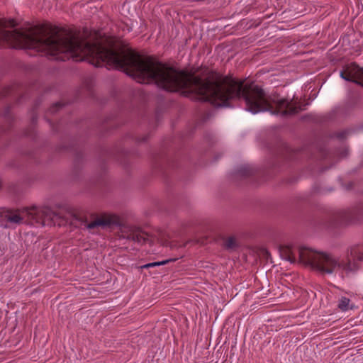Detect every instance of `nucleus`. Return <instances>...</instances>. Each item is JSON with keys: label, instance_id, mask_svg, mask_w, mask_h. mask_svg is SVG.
<instances>
[{"label": "nucleus", "instance_id": "1", "mask_svg": "<svg viewBox=\"0 0 363 363\" xmlns=\"http://www.w3.org/2000/svg\"><path fill=\"white\" fill-rule=\"evenodd\" d=\"M113 68L122 69L139 83L155 84L169 91H182L185 95L195 94L198 100L216 106H230V100H243L245 110L252 114L269 111L286 118L295 111L293 101L272 98L252 83L228 77L216 82L203 81L130 51L119 52L113 49Z\"/></svg>", "mask_w": 363, "mask_h": 363}, {"label": "nucleus", "instance_id": "2", "mask_svg": "<svg viewBox=\"0 0 363 363\" xmlns=\"http://www.w3.org/2000/svg\"><path fill=\"white\" fill-rule=\"evenodd\" d=\"M299 262L315 269L323 274L337 272L349 274L358 269L356 261H363V245H353L347 249L345 258L340 259L330 253L313 251L305 247L298 250Z\"/></svg>", "mask_w": 363, "mask_h": 363}, {"label": "nucleus", "instance_id": "3", "mask_svg": "<svg viewBox=\"0 0 363 363\" xmlns=\"http://www.w3.org/2000/svg\"><path fill=\"white\" fill-rule=\"evenodd\" d=\"M61 216L48 207L5 209L0 212V225L4 228H15L26 223L30 225L51 226L60 225Z\"/></svg>", "mask_w": 363, "mask_h": 363}, {"label": "nucleus", "instance_id": "4", "mask_svg": "<svg viewBox=\"0 0 363 363\" xmlns=\"http://www.w3.org/2000/svg\"><path fill=\"white\" fill-rule=\"evenodd\" d=\"M115 226L119 227L118 236L121 239H126L138 243H143L145 240V234L139 228L132 225L122 224L119 217L116 214L101 213L93 221L86 225V228L89 230L97 228L106 229Z\"/></svg>", "mask_w": 363, "mask_h": 363}, {"label": "nucleus", "instance_id": "5", "mask_svg": "<svg viewBox=\"0 0 363 363\" xmlns=\"http://www.w3.org/2000/svg\"><path fill=\"white\" fill-rule=\"evenodd\" d=\"M294 250V246L289 245H281L279 250L281 257L291 263H293L295 259Z\"/></svg>", "mask_w": 363, "mask_h": 363}, {"label": "nucleus", "instance_id": "6", "mask_svg": "<svg viewBox=\"0 0 363 363\" xmlns=\"http://www.w3.org/2000/svg\"><path fill=\"white\" fill-rule=\"evenodd\" d=\"M255 173V168L250 164H243L237 170V176L240 178H247Z\"/></svg>", "mask_w": 363, "mask_h": 363}, {"label": "nucleus", "instance_id": "7", "mask_svg": "<svg viewBox=\"0 0 363 363\" xmlns=\"http://www.w3.org/2000/svg\"><path fill=\"white\" fill-rule=\"evenodd\" d=\"M337 213L340 220L343 223L352 222L357 218L354 213L351 210H342Z\"/></svg>", "mask_w": 363, "mask_h": 363}, {"label": "nucleus", "instance_id": "8", "mask_svg": "<svg viewBox=\"0 0 363 363\" xmlns=\"http://www.w3.org/2000/svg\"><path fill=\"white\" fill-rule=\"evenodd\" d=\"M345 69L354 79H357V76L362 72V69L355 63H352L350 65L347 66Z\"/></svg>", "mask_w": 363, "mask_h": 363}, {"label": "nucleus", "instance_id": "9", "mask_svg": "<svg viewBox=\"0 0 363 363\" xmlns=\"http://www.w3.org/2000/svg\"><path fill=\"white\" fill-rule=\"evenodd\" d=\"M350 298L342 296L338 301L337 307L342 311H347L349 308H352V307H350Z\"/></svg>", "mask_w": 363, "mask_h": 363}, {"label": "nucleus", "instance_id": "10", "mask_svg": "<svg viewBox=\"0 0 363 363\" xmlns=\"http://www.w3.org/2000/svg\"><path fill=\"white\" fill-rule=\"evenodd\" d=\"M340 76L341 78L347 82H351L363 86V84L357 79H354L353 77L350 76V74H349L345 69V70L340 72Z\"/></svg>", "mask_w": 363, "mask_h": 363}, {"label": "nucleus", "instance_id": "11", "mask_svg": "<svg viewBox=\"0 0 363 363\" xmlns=\"http://www.w3.org/2000/svg\"><path fill=\"white\" fill-rule=\"evenodd\" d=\"M281 156L288 160L289 158H292L294 156V150L292 148L289 147L286 144H283L282 150H281Z\"/></svg>", "mask_w": 363, "mask_h": 363}, {"label": "nucleus", "instance_id": "12", "mask_svg": "<svg viewBox=\"0 0 363 363\" xmlns=\"http://www.w3.org/2000/svg\"><path fill=\"white\" fill-rule=\"evenodd\" d=\"M237 242L234 237L227 238L224 241V246L226 249L233 250L237 247Z\"/></svg>", "mask_w": 363, "mask_h": 363}, {"label": "nucleus", "instance_id": "13", "mask_svg": "<svg viewBox=\"0 0 363 363\" xmlns=\"http://www.w3.org/2000/svg\"><path fill=\"white\" fill-rule=\"evenodd\" d=\"M155 266H159V263H157V262L146 264L144 266H143L142 267L143 268H150V267H153Z\"/></svg>", "mask_w": 363, "mask_h": 363}, {"label": "nucleus", "instance_id": "14", "mask_svg": "<svg viewBox=\"0 0 363 363\" xmlns=\"http://www.w3.org/2000/svg\"><path fill=\"white\" fill-rule=\"evenodd\" d=\"M177 259H166L161 262H157L159 266L169 263V262L175 261Z\"/></svg>", "mask_w": 363, "mask_h": 363}, {"label": "nucleus", "instance_id": "15", "mask_svg": "<svg viewBox=\"0 0 363 363\" xmlns=\"http://www.w3.org/2000/svg\"><path fill=\"white\" fill-rule=\"evenodd\" d=\"M296 112H297V111H298V104H297V103H296Z\"/></svg>", "mask_w": 363, "mask_h": 363}]
</instances>
